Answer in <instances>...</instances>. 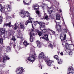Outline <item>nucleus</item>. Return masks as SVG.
I'll list each match as a JSON object with an SVG mask.
<instances>
[{
  "label": "nucleus",
  "mask_w": 74,
  "mask_h": 74,
  "mask_svg": "<svg viewBox=\"0 0 74 74\" xmlns=\"http://www.w3.org/2000/svg\"><path fill=\"white\" fill-rule=\"evenodd\" d=\"M50 17H51V18H52L53 17V14H49Z\"/></svg>",
  "instance_id": "obj_42"
},
{
  "label": "nucleus",
  "mask_w": 74,
  "mask_h": 74,
  "mask_svg": "<svg viewBox=\"0 0 74 74\" xmlns=\"http://www.w3.org/2000/svg\"><path fill=\"white\" fill-rule=\"evenodd\" d=\"M45 62H46L47 66H51L52 63H53V61H51L49 60V58L47 57H46L44 59Z\"/></svg>",
  "instance_id": "obj_5"
},
{
  "label": "nucleus",
  "mask_w": 74,
  "mask_h": 74,
  "mask_svg": "<svg viewBox=\"0 0 74 74\" xmlns=\"http://www.w3.org/2000/svg\"><path fill=\"white\" fill-rule=\"evenodd\" d=\"M56 28L57 29V31H58V32H62V30H61V29H57V28H58V27H56Z\"/></svg>",
  "instance_id": "obj_39"
},
{
  "label": "nucleus",
  "mask_w": 74,
  "mask_h": 74,
  "mask_svg": "<svg viewBox=\"0 0 74 74\" xmlns=\"http://www.w3.org/2000/svg\"><path fill=\"white\" fill-rule=\"evenodd\" d=\"M43 19H47H47H48V16L46 14H45Z\"/></svg>",
  "instance_id": "obj_26"
},
{
  "label": "nucleus",
  "mask_w": 74,
  "mask_h": 74,
  "mask_svg": "<svg viewBox=\"0 0 74 74\" xmlns=\"http://www.w3.org/2000/svg\"><path fill=\"white\" fill-rule=\"evenodd\" d=\"M4 66H4V65L3 66V67H4Z\"/></svg>",
  "instance_id": "obj_61"
},
{
  "label": "nucleus",
  "mask_w": 74,
  "mask_h": 74,
  "mask_svg": "<svg viewBox=\"0 0 74 74\" xmlns=\"http://www.w3.org/2000/svg\"><path fill=\"white\" fill-rule=\"evenodd\" d=\"M39 65L40 66H39V67H40V68L41 69H42V66H41V64H39Z\"/></svg>",
  "instance_id": "obj_41"
},
{
  "label": "nucleus",
  "mask_w": 74,
  "mask_h": 74,
  "mask_svg": "<svg viewBox=\"0 0 74 74\" xmlns=\"http://www.w3.org/2000/svg\"><path fill=\"white\" fill-rule=\"evenodd\" d=\"M44 58V53L43 52L40 53L39 54V59H43Z\"/></svg>",
  "instance_id": "obj_12"
},
{
  "label": "nucleus",
  "mask_w": 74,
  "mask_h": 74,
  "mask_svg": "<svg viewBox=\"0 0 74 74\" xmlns=\"http://www.w3.org/2000/svg\"><path fill=\"white\" fill-rule=\"evenodd\" d=\"M24 69L22 67H18L16 70V73L17 74H22L24 71Z\"/></svg>",
  "instance_id": "obj_6"
},
{
  "label": "nucleus",
  "mask_w": 74,
  "mask_h": 74,
  "mask_svg": "<svg viewBox=\"0 0 74 74\" xmlns=\"http://www.w3.org/2000/svg\"><path fill=\"white\" fill-rule=\"evenodd\" d=\"M59 10L60 11V12H62V10H61V9H59Z\"/></svg>",
  "instance_id": "obj_47"
},
{
  "label": "nucleus",
  "mask_w": 74,
  "mask_h": 74,
  "mask_svg": "<svg viewBox=\"0 0 74 74\" xmlns=\"http://www.w3.org/2000/svg\"><path fill=\"white\" fill-rule=\"evenodd\" d=\"M33 29H31L30 34H29L30 38L29 40L31 42H33Z\"/></svg>",
  "instance_id": "obj_10"
},
{
  "label": "nucleus",
  "mask_w": 74,
  "mask_h": 74,
  "mask_svg": "<svg viewBox=\"0 0 74 74\" xmlns=\"http://www.w3.org/2000/svg\"><path fill=\"white\" fill-rule=\"evenodd\" d=\"M36 56L33 55L29 56L28 58V60L29 62H34L36 60Z\"/></svg>",
  "instance_id": "obj_8"
},
{
  "label": "nucleus",
  "mask_w": 74,
  "mask_h": 74,
  "mask_svg": "<svg viewBox=\"0 0 74 74\" xmlns=\"http://www.w3.org/2000/svg\"><path fill=\"white\" fill-rule=\"evenodd\" d=\"M54 59H56V60H58L59 58L58 57V56L56 55H55L54 56Z\"/></svg>",
  "instance_id": "obj_35"
},
{
  "label": "nucleus",
  "mask_w": 74,
  "mask_h": 74,
  "mask_svg": "<svg viewBox=\"0 0 74 74\" xmlns=\"http://www.w3.org/2000/svg\"><path fill=\"white\" fill-rule=\"evenodd\" d=\"M18 32V33H19V32H20V30H19V29H18L17 30Z\"/></svg>",
  "instance_id": "obj_45"
},
{
  "label": "nucleus",
  "mask_w": 74,
  "mask_h": 74,
  "mask_svg": "<svg viewBox=\"0 0 74 74\" xmlns=\"http://www.w3.org/2000/svg\"><path fill=\"white\" fill-rule=\"evenodd\" d=\"M63 22H64V25H65V26H66V24H65V23H64V21H63Z\"/></svg>",
  "instance_id": "obj_53"
},
{
  "label": "nucleus",
  "mask_w": 74,
  "mask_h": 74,
  "mask_svg": "<svg viewBox=\"0 0 74 74\" xmlns=\"http://www.w3.org/2000/svg\"><path fill=\"white\" fill-rule=\"evenodd\" d=\"M53 10L52 7H50L49 10H48V12H49V13L50 14H51L53 12Z\"/></svg>",
  "instance_id": "obj_20"
},
{
  "label": "nucleus",
  "mask_w": 74,
  "mask_h": 74,
  "mask_svg": "<svg viewBox=\"0 0 74 74\" xmlns=\"http://www.w3.org/2000/svg\"><path fill=\"white\" fill-rule=\"evenodd\" d=\"M45 5L47 7V5L45 4H44V6H42V10H44V9H45Z\"/></svg>",
  "instance_id": "obj_38"
},
{
  "label": "nucleus",
  "mask_w": 74,
  "mask_h": 74,
  "mask_svg": "<svg viewBox=\"0 0 74 74\" xmlns=\"http://www.w3.org/2000/svg\"><path fill=\"white\" fill-rule=\"evenodd\" d=\"M33 8L36 11H37V10H38V8H39V6L37 4H35L33 5ZM35 7H38V8H36Z\"/></svg>",
  "instance_id": "obj_13"
},
{
  "label": "nucleus",
  "mask_w": 74,
  "mask_h": 74,
  "mask_svg": "<svg viewBox=\"0 0 74 74\" xmlns=\"http://www.w3.org/2000/svg\"><path fill=\"white\" fill-rule=\"evenodd\" d=\"M27 63H28V61H27Z\"/></svg>",
  "instance_id": "obj_64"
},
{
  "label": "nucleus",
  "mask_w": 74,
  "mask_h": 74,
  "mask_svg": "<svg viewBox=\"0 0 74 74\" xmlns=\"http://www.w3.org/2000/svg\"><path fill=\"white\" fill-rule=\"evenodd\" d=\"M2 22H3V17L1 16H0V24H1Z\"/></svg>",
  "instance_id": "obj_32"
},
{
  "label": "nucleus",
  "mask_w": 74,
  "mask_h": 74,
  "mask_svg": "<svg viewBox=\"0 0 74 74\" xmlns=\"http://www.w3.org/2000/svg\"><path fill=\"white\" fill-rule=\"evenodd\" d=\"M55 23H56V24L57 25V22H56V21H55Z\"/></svg>",
  "instance_id": "obj_49"
},
{
  "label": "nucleus",
  "mask_w": 74,
  "mask_h": 74,
  "mask_svg": "<svg viewBox=\"0 0 74 74\" xmlns=\"http://www.w3.org/2000/svg\"><path fill=\"white\" fill-rule=\"evenodd\" d=\"M65 47L66 48H64V51L60 53V55L62 56H63V52H65L67 53V52H69V50H70L71 49V46H70V45H69L68 43H65Z\"/></svg>",
  "instance_id": "obj_3"
},
{
  "label": "nucleus",
  "mask_w": 74,
  "mask_h": 74,
  "mask_svg": "<svg viewBox=\"0 0 74 74\" xmlns=\"http://www.w3.org/2000/svg\"><path fill=\"white\" fill-rule=\"evenodd\" d=\"M1 36L0 35V38H1Z\"/></svg>",
  "instance_id": "obj_56"
},
{
  "label": "nucleus",
  "mask_w": 74,
  "mask_h": 74,
  "mask_svg": "<svg viewBox=\"0 0 74 74\" xmlns=\"http://www.w3.org/2000/svg\"><path fill=\"white\" fill-rule=\"evenodd\" d=\"M0 43H1V44H3V39L1 38L0 39Z\"/></svg>",
  "instance_id": "obj_36"
},
{
  "label": "nucleus",
  "mask_w": 74,
  "mask_h": 74,
  "mask_svg": "<svg viewBox=\"0 0 74 74\" xmlns=\"http://www.w3.org/2000/svg\"><path fill=\"white\" fill-rule=\"evenodd\" d=\"M2 51V49H1V48H0V52H1Z\"/></svg>",
  "instance_id": "obj_48"
},
{
  "label": "nucleus",
  "mask_w": 74,
  "mask_h": 74,
  "mask_svg": "<svg viewBox=\"0 0 74 74\" xmlns=\"http://www.w3.org/2000/svg\"><path fill=\"white\" fill-rule=\"evenodd\" d=\"M11 10V8H10L9 5H6L5 6V8L4 9V11H5V12H7V10L8 11H10Z\"/></svg>",
  "instance_id": "obj_11"
},
{
  "label": "nucleus",
  "mask_w": 74,
  "mask_h": 74,
  "mask_svg": "<svg viewBox=\"0 0 74 74\" xmlns=\"http://www.w3.org/2000/svg\"><path fill=\"white\" fill-rule=\"evenodd\" d=\"M49 46L51 47V48H52V47H53V45H52L51 44V43H49Z\"/></svg>",
  "instance_id": "obj_43"
},
{
  "label": "nucleus",
  "mask_w": 74,
  "mask_h": 74,
  "mask_svg": "<svg viewBox=\"0 0 74 74\" xmlns=\"http://www.w3.org/2000/svg\"><path fill=\"white\" fill-rule=\"evenodd\" d=\"M12 17L14 16V15H12Z\"/></svg>",
  "instance_id": "obj_62"
},
{
  "label": "nucleus",
  "mask_w": 74,
  "mask_h": 74,
  "mask_svg": "<svg viewBox=\"0 0 74 74\" xmlns=\"http://www.w3.org/2000/svg\"><path fill=\"white\" fill-rule=\"evenodd\" d=\"M10 45H11V43H10Z\"/></svg>",
  "instance_id": "obj_60"
},
{
  "label": "nucleus",
  "mask_w": 74,
  "mask_h": 74,
  "mask_svg": "<svg viewBox=\"0 0 74 74\" xmlns=\"http://www.w3.org/2000/svg\"><path fill=\"white\" fill-rule=\"evenodd\" d=\"M56 3L57 4H58V5H59V2H57L56 1Z\"/></svg>",
  "instance_id": "obj_44"
},
{
  "label": "nucleus",
  "mask_w": 74,
  "mask_h": 74,
  "mask_svg": "<svg viewBox=\"0 0 74 74\" xmlns=\"http://www.w3.org/2000/svg\"><path fill=\"white\" fill-rule=\"evenodd\" d=\"M18 1H19L18 0H17Z\"/></svg>",
  "instance_id": "obj_63"
},
{
  "label": "nucleus",
  "mask_w": 74,
  "mask_h": 74,
  "mask_svg": "<svg viewBox=\"0 0 74 74\" xmlns=\"http://www.w3.org/2000/svg\"><path fill=\"white\" fill-rule=\"evenodd\" d=\"M62 33H64V34L66 33L67 32V29H63L62 31L61 32Z\"/></svg>",
  "instance_id": "obj_31"
},
{
  "label": "nucleus",
  "mask_w": 74,
  "mask_h": 74,
  "mask_svg": "<svg viewBox=\"0 0 74 74\" xmlns=\"http://www.w3.org/2000/svg\"><path fill=\"white\" fill-rule=\"evenodd\" d=\"M56 19L57 20H60V16L59 14H57L56 15Z\"/></svg>",
  "instance_id": "obj_27"
},
{
  "label": "nucleus",
  "mask_w": 74,
  "mask_h": 74,
  "mask_svg": "<svg viewBox=\"0 0 74 74\" xmlns=\"http://www.w3.org/2000/svg\"><path fill=\"white\" fill-rule=\"evenodd\" d=\"M54 68L55 69H55V66H54Z\"/></svg>",
  "instance_id": "obj_58"
},
{
  "label": "nucleus",
  "mask_w": 74,
  "mask_h": 74,
  "mask_svg": "<svg viewBox=\"0 0 74 74\" xmlns=\"http://www.w3.org/2000/svg\"><path fill=\"white\" fill-rule=\"evenodd\" d=\"M34 23L32 24V28H33V29H32L33 30V35H34V33H33V31L34 30H35L36 32L38 33L39 32V30L38 29H34V26H36V24H37V23H36V22L35 21H34L33 22Z\"/></svg>",
  "instance_id": "obj_9"
},
{
  "label": "nucleus",
  "mask_w": 74,
  "mask_h": 74,
  "mask_svg": "<svg viewBox=\"0 0 74 74\" xmlns=\"http://www.w3.org/2000/svg\"><path fill=\"white\" fill-rule=\"evenodd\" d=\"M5 32V29L4 28H0V32L1 33H4Z\"/></svg>",
  "instance_id": "obj_22"
},
{
  "label": "nucleus",
  "mask_w": 74,
  "mask_h": 74,
  "mask_svg": "<svg viewBox=\"0 0 74 74\" xmlns=\"http://www.w3.org/2000/svg\"><path fill=\"white\" fill-rule=\"evenodd\" d=\"M22 43L24 44L25 47H26L29 45V44H28L26 41H25V40L23 41L22 42V41H21L20 43V45H22Z\"/></svg>",
  "instance_id": "obj_14"
},
{
  "label": "nucleus",
  "mask_w": 74,
  "mask_h": 74,
  "mask_svg": "<svg viewBox=\"0 0 74 74\" xmlns=\"http://www.w3.org/2000/svg\"><path fill=\"white\" fill-rule=\"evenodd\" d=\"M8 74V71H7L6 72L4 71H0V74Z\"/></svg>",
  "instance_id": "obj_23"
},
{
  "label": "nucleus",
  "mask_w": 74,
  "mask_h": 74,
  "mask_svg": "<svg viewBox=\"0 0 74 74\" xmlns=\"http://www.w3.org/2000/svg\"><path fill=\"white\" fill-rule=\"evenodd\" d=\"M6 19H12V17H11L10 16H8V15H6Z\"/></svg>",
  "instance_id": "obj_29"
},
{
  "label": "nucleus",
  "mask_w": 74,
  "mask_h": 74,
  "mask_svg": "<svg viewBox=\"0 0 74 74\" xmlns=\"http://www.w3.org/2000/svg\"><path fill=\"white\" fill-rule=\"evenodd\" d=\"M59 27H60V28H61V27L60 25H59Z\"/></svg>",
  "instance_id": "obj_55"
},
{
  "label": "nucleus",
  "mask_w": 74,
  "mask_h": 74,
  "mask_svg": "<svg viewBox=\"0 0 74 74\" xmlns=\"http://www.w3.org/2000/svg\"><path fill=\"white\" fill-rule=\"evenodd\" d=\"M23 3L24 5H26V4H27V5H28V4H29V3H32V0H31L28 3H26V2L24 1H23Z\"/></svg>",
  "instance_id": "obj_34"
},
{
  "label": "nucleus",
  "mask_w": 74,
  "mask_h": 74,
  "mask_svg": "<svg viewBox=\"0 0 74 74\" xmlns=\"http://www.w3.org/2000/svg\"><path fill=\"white\" fill-rule=\"evenodd\" d=\"M31 52H33V51H33V50H32V49H31Z\"/></svg>",
  "instance_id": "obj_51"
},
{
  "label": "nucleus",
  "mask_w": 74,
  "mask_h": 74,
  "mask_svg": "<svg viewBox=\"0 0 74 74\" xmlns=\"http://www.w3.org/2000/svg\"><path fill=\"white\" fill-rule=\"evenodd\" d=\"M24 23H20V26L21 29H25V26Z\"/></svg>",
  "instance_id": "obj_17"
},
{
  "label": "nucleus",
  "mask_w": 74,
  "mask_h": 74,
  "mask_svg": "<svg viewBox=\"0 0 74 74\" xmlns=\"http://www.w3.org/2000/svg\"><path fill=\"white\" fill-rule=\"evenodd\" d=\"M18 37L19 38H21V41H22H22H24V40L23 38V37H22V34H20Z\"/></svg>",
  "instance_id": "obj_24"
},
{
  "label": "nucleus",
  "mask_w": 74,
  "mask_h": 74,
  "mask_svg": "<svg viewBox=\"0 0 74 74\" xmlns=\"http://www.w3.org/2000/svg\"><path fill=\"white\" fill-rule=\"evenodd\" d=\"M36 43L38 46V47L39 48H41V44L40 42L38 40H37L36 41Z\"/></svg>",
  "instance_id": "obj_19"
},
{
  "label": "nucleus",
  "mask_w": 74,
  "mask_h": 74,
  "mask_svg": "<svg viewBox=\"0 0 74 74\" xmlns=\"http://www.w3.org/2000/svg\"><path fill=\"white\" fill-rule=\"evenodd\" d=\"M38 33L39 36H44V34H42V33L40 32H38Z\"/></svg>",
  "instance_id": "obj_33"
},
{
  "label": "nucleus",
  "mask_w": 74,
  "mask_h": 74,
  "mask_svg": "<svg viewBox=\"0 0 74 74\" xmlns=\"http://www.w3.org/2000/svg\"><path fill=\"white\" fill-rule=\"evenodd\" d=\"M72 68H70L69 69H68V71H69L70 72H68V73L67 74H73V73H74V72L73 71V69H72Z\"/></svg>",
  "instance_id": "obj_16"
},
{
  "label": "nucleus",
  "mask_w": 74,
  "mask_h": 74,
  "mask_svg": "<svg viewBox=\"0 0 74 74\" xmlns=\"http://www.w3.org/2000/svg\"><path fill=\"white\" fill-rule=\"evenodd\" d=\"M70 11H71V8L70 7Z\"/></svg>",
  "instance_id": "obj_54"
},
{
  "label": "nucleus",
  "mask_w": 74,
  "mask_h": 74,
  "mask_svg": "<svg viewBox=\"0 0 74 74\" xmlns=\"http://www.w3.org/2000/svg\"><path fill=\"white\" fill-rule=\"evenodd\" d=\"M1 67H2V66L1 65Z\"/></svg>",
  "instance_id": "obj_59"
},
{
  "label": "nucleus",
  "mask_w": 74,
  "mask_h": 74,
  "mask_svg": "<svg viewBox=\"0 0 74 74\" xmlns=\"http://www.w3.org/2000/svg\"><path fill=\"white\" fill-rule=\"evenodd\" d=\"M35 8H38V10H39V8H38V7H35Z\"/></svg>",
  "instance_id": "obj_57"
},
{
  "label": "nucleus",
  "mask_w": 74,
  "mask_h": 74,
  "mask_svg": "<svg viewBox=\"0 0 74 74\" xmlns=\"http://www.w3.org/2000/svg\"><path fill=\"white\" fill-rule=\"evenodd\" d=\"M58 60V64H60L62 63L63 61L61 59H58V60Z\"/></svg>",
  "instance_id": "obj_30"
},
{
  "label": "nucleus",
  "mask_w": 74,
  "mask_h": 74,
  "mask_svg": "<svg viewBox=\"0 0 74 74\" xmlns=\"http://www.w3.org/2000/svg\"><path fill=\"white\" fill-rule=\"evenodd\" d=\"M10 59V58H8V56H5L3 58V63H4V61L5 60H9Z\"/></svg>",
  "instance_id": "obj_18"
},
{
  "label": "nucleus",
  "mask_w": 74,
  "mask_h": 74,
  "mask_svg": "<svg viewBox=\"0 0 74 74\" xmlns=\"http://www.w3.org/2000/svg\"><path fill=\"white\" fill-rule=\"evenodd\" d=\"M62 45L63 46V47H64V44L62 43Z\"/></svg>",
  "instance_id": "obj_46"
},
{
  "label": "nucleus",
  "mask_w": 74,
  "mask_h": 74,
  "mask_svg": "<svg viewBox=\"0 0 74 74\" xmlns=\"http://www.w3.org/2000/svg\"><path fill=\"white\" fill-rule=\"evenodd\" d=\"M38 23L40 25L39 27L40 30L42 32H43L44 33H46L47 32H48V30H50V29L48 28L47 29L45 28V22H39Z\"/></svg>",
  "instance_id": "obj_2"
},
{
  "label": "nucleus",
  "mask_w": 74,
  "mask_h": 74,
  "mask_svg": "<svg viewBox=\"0 0 74 74\" xmlns=\"http://www.w3.org/2000/svg\"><path fill=\"white\" fill-rule=\"evenodd\" d=\"M6 49L5 51L7 52H9L11 51V48H10V47H8L5 48Z\"/></svg>",
  "instance_id": "obj_25"
},
{
  "label": "nucleus",
  "mask_w": 74,
  "mask_h": 74,
  "mask_svg": "<svg viewBox=\"0 0 74 74\" xmlns=\"http://www.w3.org/2000/svg\"><path fill=\"white\" fill-rule=\"evenodd\" d=\"M6 26H8V27H11L12 26V28H13L14 30H16L18 27H19V26L18 25V23H16L14 25L12 26L11 25V23L10 22L9 23H7L5 24Z\"/></svg>",
  "instance_id": "obj_4"
},
{
  "label": "nucleus",
  "mask_w": 74,
  "mask_h": 74,
  "mask_svg": "<svg viewBox=\"0 0 74 74\" xmlns=\"http://www.w3.org/2000/svg\"><path fill=\"white\" fill-rule=\"evenodd\" d=\"M69 55H72V54H71V53H69Z\"/></svg>",
  "instance_id": "obj_50"
},
{
  "label": "nucleus",
  "mask_w": 74,
  "mask_h": 74,
  "mask_svg": "<svg viewBox=\"0 0 74 74\" xmlns=\"http://www.w3.org/2000/svg\"><path fill=\"white\" fill-rule=\"evenodd\" d=\"M18 48H19V49H21V47H18Z\"/></svg>",
  "instance_id": "obj_52"
},
{
  "label": "nucleus",
  "mask_w": 74,
  "mask_h": 74,
  "mask_svg": "<svg viewBox=\"0 0 74 74\" xmlns=\"http://www.w3.org/2000/svg\"><path fill=\"white\" fill-rule=\"evenodd\" d=\"M36 12L38 16L40 17L41 16V14L39 12V10H36Z\"/></svg>",
  "instance_id": "obj_28"
},
{
  "label": "nucleus",
  "mask_w": 74,
  "mask_h": 74,
  "mask_svg": "<svg viewBox=\"0 0 74 74\" xmlns=\"http://www.w3.org/2000/svg\"><path fill=\"white\" fill-rule=\"evenodd\" d=\"M21 14L20 15L22 18H25V17L26 16L27 17H29L28 18L29 20H28L25 22L26 25H27V24L29 23H32V18L30 16L29 12L27 11L25 12L24 10H21Z\"/></svg>",
  "instance_id": "obj_1"
},
{
  "label": "nucleus",
  "mask_w": 74,
  "mask_h": 74,
  "mask_svg": "<svg viewBox=\"0 0 74 74\" xmlns=\"http://www.w3.org/2000/svg\"><path fill=\"white\" fill-rule=\"evenodd\" d=\"M40 38H41L42 39H45L47 41L49 40V39H48V35L47 34L44 35V36L43 37H40Z\"/></svg>",
  "instance_id": "obj_15"
},
{
  "label": "nucleus",
  "mask_w": 74,
  "mask_h": 74,
  "mask_svg": "<svg viewBox=\"0 0 74 74\" xmlns=\"http://www.w3.org/2000/svg\"><path fill=\"white\" fill-rule=\"evenodd\" d=\"M49 30H50L51 32L52 33L53 35L56 36V34H55V31L51 29H49Z\"/></svg>",
  "instance_id": "obj_37"
},
{
  "label": "nucleus",
  "mask_w": 74,
  "mask_h": 74,
  "mask_svg": "<svg viewBox=\"0 0 74 74\" xmlns=\"http://www.w3.org/2000/svg\"><path fill=\"white\" fill-rule=\"evenodd\" d=\"M66 34H62L60 35V38L61 39L62 42H65L66 41Z\"/></svg>",
  "instance_id": "obj_7"
},
{
  "label": "nucleus",
  "mask_w": 74,
  "mask_h": 74,
  "mask_svg": "<svg viewBox=\"0 0 74 74\" xmlns=\"http://www.w3.org/2000/svg\"><path fill=\"white\" fill-rule=\"evenodd\" d=\"M4 8L3 7V6H2L1 4H0V10L1 11V12H4V10H3Z\"/></svg>",
  "instance_id": "obj_21"
},
{
  "label": "nucleus",
  "mask_w": 74,
  "mask_h": 74,
  "mask_svg": "<svg viewBox=\"0 0 74 74\" xmlns=\"http://www.w3.org/2000/svg\"><path fill=\"white\" fill-rule=\"evenodd\" d=\"M12 40L14 41H16V39L15 38V37L14 36H13L12 38Z\"/></svg>",
  "instance_id": "obj_40"
}]
</instances>
